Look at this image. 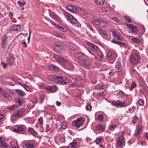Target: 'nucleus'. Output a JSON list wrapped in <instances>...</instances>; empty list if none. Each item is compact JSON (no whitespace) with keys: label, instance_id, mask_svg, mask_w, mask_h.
<instances>
[{"label":"nucleus","instance_id":"1","mask_svg":"<svg viewBox=\"0 0 148 148\" xmlns=\"http://www.w3.org/2000/svg\"><path fill=\"white\" fill-rule=\"evenodd\" d=\"M49 79L53 82H55L63 85L68 84L69 82V80L67 77H63L60 75H51L49 76Z\"/></svg>","mask_w":148,"mask_h":148},{"label":"nucleus","instance_id":"2","mask_svg":"<svg viewBox=\"0 0 148 148\" xmlns=\"http://www.w3.org/2000/svg\"><path fill=\"white\" fill-rule=\"evenodd\" d=\"M78 61L82 66L87 68L91 65L90 59L86 56H84L82 59H78Z\"/></svg>","mask_w":148,"mask_h":148},{"label":"nucleus","instance_id":"3","mask_svg":"<svg viewBox=\"0 0 148 148\" xmlns=\"http://www.w3.org/2000/svg\"><path fill=\"white\" fill-rule=\"evenodd\" d=\"M25 109L23 108H20L14 113H13L11 117V119L13 121H15L18 118L22 117L24 113Z\"/></svg>","mask_w":148,"mask_h":148},{"label":"nucleus","instance_id":"4","mask_svg":"<svg viewBox=\"0 0 148 148\" xmlns=\"http://www.w3.org/2000/svg\"><path fill=\"white\" fill-rule=\"evenodd\" d=\"M63 14L65 18L68 21L72 23H77V20L72 15L65 11L63 12Z\"/></svg>","mask_w":148,"mask_h":148},{"label":"nucleus","instance_id":"5","mask_svg":"<svg viewBox=\"0 0 148 148\" xmlns=\"http://www.w3.org/2000/svg\"><path fill=\"white\" fill-rule=\"evenodd\" d=\"M85 121V119L83 117L78 118L76 120L72 122V125L76 126L77 129L82 126Z\"/></svg>","mask_w":148,"mask_h":148},{"label":"nucleus","instance_id":"6","mask_svg":"<svg viewBox=\"0 0 148 148\" xmlns=\"http://www.w3.org/2000/svg\"><path fill=\"white\" fill-rule=\"evenodd\" d=\"M139 59V56L137 54L133 53L130 57V62L133 64H135L138 63Z\"/></svg>","mask_w":148,"mask_h":148},{"label":"nucleus","instance_id":"7","mask_svg":"<svg viewBox=\"0 0 148 148\" xmlns=\"http://www.w3.org/2000/svg\"><path fill=\"white\" fill-rule=\"evenodd\" d=\"M91 22L93 24L97 25L101 27H104L106 26V22L101 19H95L91 21Z\"/></svg>","mask_w":148,"mask_h":148},{"label":"nucleus","instance_id":"8","mask_svg":"<svg viewBox=\"0 0 148 148\" xmlns=\"http://www.w3.org/2000/svg\"><path fill=\"white\" fill-rule=\"evenodd\" d=\"M52 47L53 49L58 53H62L63 51L61 44L59 42L54 43L53 44Z\"/></svg>","mask_w":148,"mask_h":148},{"label":"nucleus","instance_id":"9","mask_svg":"<svg viewBox=\"0 0 148 148\" xmlns=\"http://www.w3.org/2000/svg\"><path fill=\"white\" fill-rule=\"evenodd\" d=\"M89 48L95 53H97L100 51L99 47L95 44L88 42H87Z\"/></svg>","mask_w":148,"mask_h":148},{"label":"nucleus","instance_id":"10","mask_svg":"<svg viewBox=\"0 0 148 148\" xmlns=\"http://www.w3.org/2000/svg\"><path fill=\"white\" fill-rule=\"evenodd\" d=\"M112 105L118 108L125 107L126 106L125 102H122L119 100L112 101Z\"/></svg>","mask_w":148,"mask_h":148},{"label":"nucleus","instance_id":"11","mask_svg":"<svg viewBox=\"0 0 148 148\" xmlns=\"http://www.w3.org/2000/svg\"><path fill=\"white\" fill-rule=\"evenodd\" d=\"M127 25L130 28L129 32L132 33H134L137 32L138 30V27L136 25L128 23Z\"/></svg>","mask_w":148,"mask_h":148},{"label":"nucleus","instance_id":"12","mask_svg":"<svg viewBox=\"0 0 148 148\" xmlns=\"http://www.w3.org/2000/svg\"><path fill=\"white\" fill-rule=\"evenodd\" d=\"M54 58L57 62L63 65L66 60L65 59L63 58L60 55H55L54 56Z\"/></svg>","mask_w":148,"mask_h":148},{"label":"nucleus","instance_id":"13","mask_svg":"<svg viewBox=\"0 0 148 148\" xmlns=\"http://www.w3.org/2000/svg\"><path fill=\"white\" fill-rule=\"evenodd\" d=\"M13 130L14 132L18 133H23L25 132V130L23 128L18 125L14 126L13 127Z\"/></svg>","mask_w":148,"mask_h":148},{"label":"nucleus","instance_id":"14","mask_svg":"<svg viewBox=\"0 0 148 148\" xmlns=\"http://www.w3.org/2000/svg\"><path fill=\"white\" fill-rule=\"evenodd\" d=\"M15 60V58L13 56L12 54L10 53L8 54L6 60L9 66L11 67L12 66Z\"/></svg>","mask_w":148,"mask_h":148},{"label":"nucleus","instance_id":"15","mask_svg":"<svg viewBox=\"0 0 148 148\" xmlns=\"http://www.w3.org/2000/svg\"><path fill=\"white\" fill-rule=\"evenodd\" d=\"M0 95L2 98L5 100H8L10 98L9 94L1 88H0Z\"/></svg>","mask_w":148,"mask_h":148},{"label":"nucleus","instance_id":"16","mask_svg":"<svg viewBox=\"0 0 148 148\" xmlns=\"http://www.w3.org/2000/svg\"><path fill=\"white\" fill-rule=\"evenodd\" d=\"M8 44L7 37L5 34H4L1 38V47L3 49L6 48Z\"/></svg>","mask_w":148,"mask_h":148},{"label":"nucleus","instance_id":"17","mask_svg":"<svg viewBox=\"0 0 148 148\" xmlns=\"http://www.w3.org/2000/svg\"><path fill=\"white\" fill-rule=\"evenodd\" d=\"M124 138L121 136L119 137L117 140V144L119 147H122L125 145Z\"/></svg>","mask_w":148,"mask_h":148},{"label":"nucleus","instance_id":"18","mask_svg":"<svg viewBox=\"0 0 148 148\" xmlns=\"http://www.w3.org/2000/svg\"><path fill=\"white\" fill-rule=\"evenodd\" d=\"M64 68L68 70H72L73 69V65L66 60L63 65Z\"/></svg>","mask_w":148,"mask_h":148},{"label":"nucleus","instance_id":"19","mask_svg":"<svg viewBox=\"0 0 148 148\" xmlns=\"http://www.w3.org/2000/svg\"><path fill=\"white\" fill-rule=\"evenodd\" d=\"M66 7L68 10L72 12H75L79 11V9H78L76 7L70 4L67 5Z\"/></svg>","mask_w":148,"mask_h":148},{"label":"nucleus","instance_id":"20","mask_svg":"<svg viewBox=\"0 0 148 148\" xmlns=\"http://www.w3.org/2000/svg\"><path fill=\"white\" fill-rule=\"evenodd\" d=\"M112 33H113V36L114 38L118 40H121L120 35L114 29L112 30Z\"/></svg>","mask_w":148,"mask_h":148},{"label":"nucleus","instance_id":"21","mask_svg":"<svg viewBox=\"0 0 148 148\" xmlns=\"http://www.w3.org/2000/svg\"><path fill=\"white\" fill-rule=\"evenodd\" d=\"M46 89L51 91H56L57 89V87L55 85L48 86H46Z\"/></svg>","mask_w":148,"mask_h":148},{"label":"nucleus","instance_id":"22","mask_svg":"<svg viewBox=\"0 0 148 148\" xmlns=\"http://www.w3.org/2000/svg\"><path fill=\"white\" fill-rule=\"evenodd\" d=\"M21 26L20 25H14L10 27V30L18 31L21 29Z\"/></svg>","mask_w":148,"mask_h":148},{"label":"nucleus","instance_id":"23","mask_svg":"<svg viewBox=\"0 0 148 148\" xmlns=\"http://www.w3.org/2000/svg\"><path fill=\"white\" fill-rule=\"evenodd\" d=\"M48 68L51 71H58L59 70L58 67L53 64L49 65Z\"/></svg>","mask_w":148,"mask_h":148},{"label":"nucleus","instance_id":"24","mask_svg":"<svg viewBox=\"0 0 148 148\" xmlns=\"http://www.w3.org/2000/svg\"><path fill=\"white\" fill-rule=\"evenodd\" d=\"M67 47L71 50H74L77 48V47L75 44L70 42H68L66 44Z\"/></svg>","mask_w":148,"mask_h":148},{"label":"nucleus","instance_id":"25","mask_svg":"<svg viewBox=\"0 0 148 148\" xmlns=\"http://www.w3.org/2000/svg\"><path fill=\"white\" fill-rule=\"evenodd\" d=\"M23 147L24 148H34V146L32 143L27 142L24 144Z\"/></svg>","mask_w":148,"mask_h":148},{"label":"nucleus","instance_id":"26","mask_svg":"<svg viewBox=\"0 0 148 148\" xmlns=\"http://www.w3.org/2000/svg\"><path fill=\"white\" fill-rule=\"evenodd\" d=\"M0 146L2 148H8V146L1 137H0Z\"/></svg>","mask_w":148,"mask_h":148},{"label":"nucleus","instance_id":"27","mask_svg":"<svg viewBox=\"0 0 148 148\" xmlns=\"http://www.w3.org/2000/svg\"><path fill=\"white\" fill-rule=\"evenodd\" d=\"M142 132V129L140 127H137L135 130L134 135L137 136L140 134Z\"/></svg>","mask_w":148,"mask_h":148},{"label":"nucleus","instance_id":"28","mask_svg":"<svg viewBox=\"0 0 148 148\" xmlns=\"http://www.w3.org/2000/svg\"><path fill=\"white\" fill-rule=\"evenodd\" d=\"M95 130H96L102 132L105 129L102 125L99 124L96 126Z\"/></svg>","mask_w":148,"mask_h":148},{"label":"nucleus","instance_id":"29","mask_svg":"<svg viewBox=\"0 0 148 148\" xmlns=\"http://www.w3.org/2000/svg\"><path fill=\"white\" fill-rule=\"evenodd\" d=\"M97 53V55L95 56V58L99 60H101L102 59V54L100 51Z\"/></svg>","mask_w":148,"mask_h":148},{"label":"nucleus","instance_id":"30","mask_svg":"<svg viewBox=\"0 0 148 148\" xmlns=\"http://www.w3.org/2000/svg\"><path fill=\"white\" fill-rule=\"evenodd\" d=\"M28 132L34 136H35L36 134V132L32 128L29 127L28 128Z\"/></svg>","mask_w":148,"mask_h":148},{"label":"nucleus","instance_id":"31","mask_svg":"<svg viewBox=\"0 0 148 148\" xmlns=\"http://www.w3.org/2000/svg\"><path fill=\"white\" fill-rule=\"evenodd\" d=\"M59 30L63 32H65L67 29V27L66 26H62L58 27Z\"/></svg>","mask_w":148,"mask_h":148},{"label":"nucleus","instance_id":"32","mask_svg":"<svg viewBox=\"0 0 148 148\" xmlns=\"http://www.w3.org/2000/svg\"><path fill=\"white\" fill-rule=\"evenodd\" d=\"M75 56L77 58H78V59H82L85 56L80 53H77L75 54Z\"/></svg>","mask_w":148,"mask_h":148},{"label":"nucleus","instance_id":"33","mask_svg":"<svg viewBox=\"0 0 148 148\" xmlns=\"http://www.w3.org/2000/svg\"><path fill=\"white\" fill-rule=\"evenodd\" d=\"M112 42L118 45H119L121 47H122L125 45V44L124 43L121 42L117 41L116 40L114 39H113L112 40Z\"/></svg>","mask_w":148,"mask_h":148},{"label":"nucleus","instance_id":"34","mask_svg":"<svg viewBox=\"0 0 148 148\" xmlns=\"http://www.w3.org/2000/svg\"><path fill=\"white\" fill-rule=\"evenodd\" d=\"M77 142L74 140L72 142L70 143V146L71 148H75L77 146Z\"/></svg>","mask_w":148,"mask_h":148},{"label":"nucleus","instance_id":"35","mask_svg":"<svg viewBox=\"0 0 148 148\" xmlns=\"http://www.w3.org/2000/svg\"><path fill=\"white\" fill-rule=\"evenodd\" d=\"M130 40L133 42L137 43H139L140 42V40L139 39L135 38H131Z\"/></svg>","mask_w":148,"mask_h":148},{"label":"nucleus","instance_id":"36","mask_svg":"<svg viewBox=\"0 0 148 148\" xmlns=\"http://www.w3.org/2000/svg\"><path fill=\"white\" fill-rule=\"evenodd\" d=\"M96 3L98 5H102L104 4V0H95Z\"/></svg>","mask_w":148,"mask_h":148},{"label":"nucleus","instance_id":"37","mask_svg":"<svg viewBox=\"0 0 148 148\" xmlns=\"http://www.w3.org/2000/svg\"><path fill=\"white\" fill-rule=\"evenodd\" d=\"M79 12L80 14L85 16L86 15V14H87V11L86 10H84L83 8H82L80 9Z\"/></svg>","mask_w":148,"mask_h":148},{"label":"nucleus","instance_id":"38","mask_svg":"<svg viewBox=\"0 0 148 148\" xmlns=\"http://www.w3.org/2000/svg\"><path fill=\"white\" fill-rule=\"evenodd\" d=\"M85 16L88 18L90 19H93L94 18V16L92 14L88 13L87 12Z\"/></svg>","mask_w":148,"mask_h":148},{"label":"nucleus","instance_id":"39","mask_svg":"<svg viewBox=\"0 0 148 148\" xmlns=\"http://www.w3.org/2000/svg\"><path fill=\"white\" fill-rule=\"evenodd\" d=\"M16 92L18 94V95L21 97H23L24 95L23 92L20 90H16Z\"/></svg>","mask_w":148,"mask_h":148},{"label":"nucleus","instance_id":"40","mask_svg":"<svg viewBox=\"0 0 148 148\" xmlns=\"http://www.w3.org/2000/svg\"><path fill=\"white\" fill-rule=\"evenodd\" d=\"M20 84L23 86L25 89L27 91H29L30 90V88L27 85L23 83L21 84Z\"/></svg>","mask_w":148,"mask_h":148},{"label":"nucleus","instance_id":"41","mask_svg":"<svg viewBox=\"0 0 148 148\" xmlns=\"http://www.w3.org/2000/svg\"><path fill=\"white\" fill-rule=\"evenodd\" d=\"M70 85L71 86L74 87H79L81 86L80 84L77 83L76 82H75V83H73L71 84Z\"/></svg>","mask_w":148,"mask_h":148},{"label":"nucleus","instance_id":"42","mask_svg":"<svg viewBox=\"0 0 148 148\" xmlns=\"http://www.w3.org/2000/svg\"><path fill=\"white\" fill-rule=\"evenodd\" d=\"M115 67L116 69V70L119 69L121 67V65L120 64V63L119 62H117L115 65Z\"/></svg>","mask_w":148,"mask_h":148},{"label":"nucleus","instance_id":"43","mask_svg":"<svg viewBox=\"0 0 148 148\" xmlns=\"http://www.w3.org/2000/svg\"><path fill=\"white\" fill-rule=\"evenodd\" d=\"M119 95H120L122 97H126L127 96V95L121 91H120L119 93H118Z\"/></svg>","mask_w":148,"mask_h":148},{"label":"nucleus","instance_id":"44","mask_svg":"<svg viewBox=\"0 0 148 148\" xmlns=\"http://www.w3.org/2000/svg\"><path fill=\"white\" fill-rule=\"evenodd\" d=\"M103 140V138L101 137H98L96 138V142L97 144H98Z\"/></svg>","mask_w":148,"mask_h":148},{"label":"nucleus","instance_id":"45","mask_svg":"<svg viewBox=\"0 0 148 148\" xmlns=\"http://www.w3.org/2000/svg\"><path fill=\"white\" fill-rule=\"evenodd\" d=\"M60 128L62 129H65L66 128V124L64 122H61L60 124Z\"/></svg>","mask_w":148,"mask_h":148},{"label":"nucleus","instance_id":"46","mask_svg":"<svg viewBox=\"0 0 148 148\" xmlns=\"http://www.w3.org/2000/svg\"><path fill=\"white\" fill-rule=\"evenodd\" d=\"M110 51H108L107 52L106 58L108 60H110L111 58V53Z\"/></svg>","mask_w":148,"mask_h":148},{"label":"nucleus","instance_id":"47","mask_svg":"<svg viewBox=\"0 0 148 148\" xmlns=\"http://www.w3.org/2000/svg\"><path fill=\"white\" fill-rule=\"evenodd\" d=\"M23 103V99H18V101H16L17 105L18 104L19 105H21Z\"/></svg>","mask_w":148,"mask_h":148},{"label":"nucleus","instance_id":"48","mask_svg":"<svg viewBox=\"0 0 148 148\" xmlns=\"http://www.w3.org/2000/svg\"><path fill=\"white\" fill-rule=\"evenodd\" d=\"M136 86V83L134 82H132V86L130 88V90H131L135 88Z\"/></svg>","mask_w":148,"mask_h":148},{"label":"nucleus","instance_id":"49","mask_svg":"<svg viewBox=\"0 0 148 148\" xmlns=\"http://www.w3.org/2000/svg\"><path fill=\"white\" fill-rule=\"evenodd\" d=\"M112 60L113 59L114 60L117 57V55L116 53H114L113 52H112Z\"/></svg>","mask_w":148,"mask_h":148},{"label":"nucleus","instance_id":"50","mask_svg":"<svg viewBox=\"0 0 148 148\" xmlns=\"http://www.w3.org/2000/svg\"><path fill=\"white\" fill-rule=\"evenodd\" d=\"M86 24L87 25V27H88V28L89 29H90L91 31L93 32L94 29L92 28V25H90L89 23H87Z\"/></svg>","mask_w":148,"mask_h":148},{"label":"nucleus","instance_id":"51","mask_svg":"<svg viewBox=\"0 0 148 148\" xmlns=\"http://www.w3.org/2000/svg\"><path fill=\"white\" fill-rule=\"evenodd\" d=\"M17 3L20 5V7L23 6L25 4V3L24 1L21 2V1H18Z\"/></svg>","mask_w":148,"mask_h":148},{"label":"nucleus","instance_id":"52","mask_svg":"<svg viewBox=\"0 0 148 148\" xmlns=\"http://www.w3.org/2000/svg\"><path fill=\"white\" fill-rule=\"evenodd\" d=\"M102 87V85L100 84L96 85L95 88L99 89H104V87Z\"/></svg>","mask_w":148,"mask_h":148},{"label":"nucleus","instance_id":"53","mask_svg":"<svg viewBox=\"0 0 148 148\" xmlns=\"http://www.w3.org/2000/svg\"><path fill=\"white\" fill-rule=\"evenodd\" d=\"M103 119V115L102 114H100L98 115L97 119L99 121H102Z\"/></svg>","mask_w":148,"mask_h":148},{"label":"nucleus","instance_id":"54","mask_svg":"<svg viewBox=\"0 0 148 148\" xmlns=\"http://www.w3.org/2000/svg\"><path fill=\"white\" fill-rule=\"evenodd\" d=\"M90 73L93 75H95L97 74V71L95 70H92L90 71Z\"/></svg>","mask_w":148,"mask_h":148},{"label":"nucleus","instance_id":"55","mask_svg":"<svg viewBox=\"0 0 148 148\" xmlns=\"http://www.w3.org/2000/svg\"><path fill=\"white\" fill-rule=\"evenodd\" d=\"M38 121L40 125H42L43 124V120L42 118L41 117H40L38 119Z\"/></svg>","mask_w":148,"mask_h":148},{"label":"nucleus","instance_id":"56","mask_svg":"<svg viewBox=\"0 0 148 148\" xmlns=\"http://www.w3.org/2000/svg\"><path fill=\"white\" fill-rule=\"evenodd\" d=\"M14 143L13 142H12L10 143V148H18L17 146H14Z\"/></svg>","mask_w":148,"mask_h":148},{"label":"nucleus","instance_id":"57","mask_svg":"<svg viewBox=\"0 0 148 148\" xmlns=\"http://www.w3.org/2000/svg\"><path fill=\"white\" fill-rule=\"evenodd\" d=\"M125 18L126 20V21L127 22L129 23H131L132 21L130 18L127 16H126L125 17Z\"/></svg>","mask_w":148,"mask_h":148},{"label":"nucleus","instance_id":"58","mask_svg":"<svg viewBox=\"0 0 148 148\" xmlns=\"http://www.w3.org/2000/svg\"><path fill=\"white\" fill-rule=\"evenodd\" d=\"M86 109L87 110H91L92 109L91 106L89 104H87L86 106Z\"/></svg>","mask_w":148,"mask_h":148},{"label":"nucleus","instance_id":"59","mask_svg":"<svg viewBox=\"0 0 148 148\" xmlns=\"http://www.w3.org/2000/svg\"><path fill=\"white\" fill-rule=\"evenodd\" d=\"M144 103V101L141 99L140 100L138 101V104L140 106H143Z\"/></svg>","mask_w":148,"mask_h":148},{"label":"nucleus","instance_id":"60","mask_svg":"<svg viewBox=\"0 0 148 148\" xmlns=\"http://www.w3.org/2000/svg\"><path fill=\"white\" fill-rule=\"evenodd\" d=\"M99 32L100 34H101V33H102L105 36L107 35V33L106 32L102 30H100L99 31Z\"/></svg>","mask_w":148,"mask_h":148},{"label":"nucleus","instance_id":"61","mask_svg":"<svg viewBox=\"0 0 148 148\" xmlns=\"http://www.w3.org/2000/svg\"><path fill=\"white\" fill-rule=\"evenodd\" d=\"M51 18L53 19L56 20L58 18L57 16L54 14H52L51 15Z\"/></svg>","mask_w":148,"mask_h":148},{"label":"nucleus","instance_id":"62","mask_svg":"<svg viewBox=\"0 0 148 148\" xmlns=\"http://www.w3.org/2000/svg\"><path fill=\"white\" fill-rule=\"evenodd\" d=\"M15 107V106L12 105L10 106L8 108L10 110H14V108Z\"/></svg>","mask_w":148,"mask_h":148},{"label":"nucleus","instance_id":"63","mask_svg":"<svg viewBox=\"0 0 148 148\" xmlns=\"http://www.w3.org/2000/svg\"><path fill=\"white\" fill-rule=\"evenodd\" d=\"M112 19L116 22H118L119 21V20L116 17H114L112 18Z\"/></svg>","mask_w":148,"mask_h":148},{"label":"nucleus","instance_id":"64","mask_svg":"<svg viewBox=\"0 0 148 148\" xmlns=\"http://www.w3.org/2000/svg\"><path fill=\"white\" fill-rule=\"evenodd\" d=\"M138 143L139 144H140L141 145H145V142L144 141H140Z\"/></svg>","mask_w":148,"mask_h":148}]
</instances>
